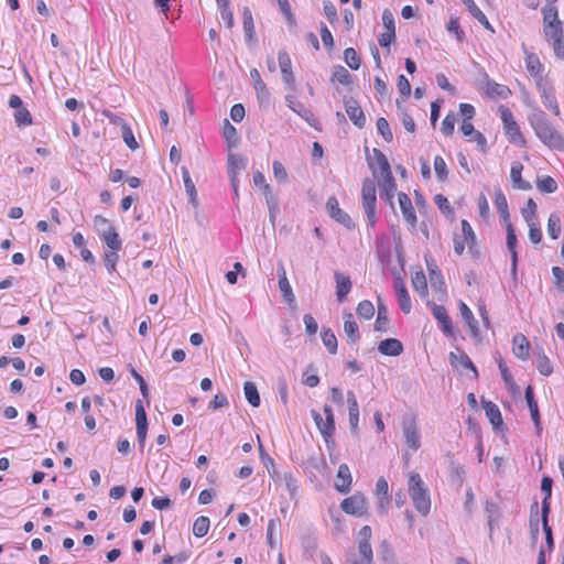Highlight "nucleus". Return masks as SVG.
<instances>
[{
  "mask_svg": "<svg viewBox=\"0 0 564 564\" xmlns=\"http://www.w3.org/2000/svg\"><path fill=\"white\" fill-rule=\"evenodd\" d=\"M542 14L544 37L552 46L555 57L564 61V23L558 19L557 9L544 6Z\"/></svg>",
  "mask_w": 564,
  "mask_h": 564,
  "instance_id": "nucleus-1",
  "label": "nucleus"
},
{
  "mask_svg": "<svg viewBox=\"0 0 564 564\" xmlns=\"http://www.w3.org/2000/svg\"><path fill=\"white\" fill-rule=\"evenodd\" d=\"M530 123L543 144L552 150L564 152V137L550 123L544 112L533 113L530 117Z\"/></svg>",
  "mask_w": 564,
  "mask_h": 564,
  "instance_id": "nucleus-2",
  "label": "nucleus"
},
{
  "mask_svg": "<svg viewBox=\"0 0 564 564\" xmlns=\"http://www.w3.org/2000/svg\"><path fill=\"white\" fill-rule=\"evenodd\" d=\"M408 491L414 508L422 516H427L431 510V498L427 486L420 474L411 473L408 480Z\"/></svg>",
  "mask_w": 564,
  "mask_h": 564,
  "instance_id": "nucleus-3",
  "label": "nucleus"
},
{
  "mask_svg": "<svg viewBox=\"0 0 564 564\" xmlns=\"http://www.w3.org/2000/svg\"><path fill=\"white\" fill-rule=\"evenodd\" d=\"M361 205L367 216V225L373 228L377 224V196L373 178H365L361 187Z\"/></svg>",
  "mask_w": 564,
  "mask_h": 564,
  "instance_id": "nucleus-4",
  "label": "nucleus"
},
{
  "mask_svg": "<svg viewBox=\"0 0 564 564\" xmlns=\"http://www.w3.org/2000/svg\"><path fill=\"white\" fill-rule=\"evenodd\" d=\"M323 412L325 414V420L316 410H312L311 415L318 431L321 432L324 441L326 442V444H329V441L332 440L335 432L334 413L332 408L327 404L324 405Z\"/></svg>",
  "mask_w": 564,
  "mask_h": 564,
  "instance_id": "nucleus-5",
  "label": "nucleus"
},
{
  "mask_svg": "<svg viewBox=\"0 0 564 564\" xmlns=\"http://www.w3.org/2000/svg\"><path fill=\"white\" fill-rule=\"evenodd\" d=\"M499 111L508 140L514 144H524V138L520 132L519 126L516 122L511 110L508 107L501 105L499 107Z\"/></svg>",
  "mask_w": 564,
  "mask_h": 564,
  "instance_id": "nucleus-6",
  "label": "nucleus"
},
{
  "mask_svg": "<svg viewBox=\"0 0 564 564\" xmlns=\"http://www.w3.org/2000/svg\"><path fill=\"white\" fill-rule=\"evenodd\" d=\"M402 433L406 446L416 452L421 447V433L414 415H408L402 421Z\"/></svg>",
  "mask_w": 564,
  "mask_h": 564,
  "instance_id": "nucleus-7",
  "label": "nucleus"
},
{
  "mask_svg": "<svg viewBox=\"0 0 564 564\" xmlns=\"http://www.w3.org/2000/svg\"><path fill=\"white\" fill-rule=\"evenodd\" d=\"M340 508L347 514L361 517L367 512V499L361 492H355L341 501Z\"/></svg>",
  "mask_w": 564,
  "mask_h": 564,
  "instance_id": "nucleus-8",
  "label": "nucleus"
},
{
  "mask_svg": "<svg viewBox=\"0 0 564 564\" xmlns=\"http://www.w3.org/2000/svg\"><path fill=\"white\" fill-rule=\"evenodd\" d=\"M522 48H523V53H524V62H525L527 70L534 78L535 84H538L539 82L541 83V82L546 80L543 77L544 66L541 63L539 56L535 53L528 51L525 45H522Z\"/></svg>",
  "mask_w": 564,
  "mask_h": 564,
  "instance_id": "nucleus-9",
  "label": "nucleus"
},
{
  "mask_svg": "<svg viewBox=\"0 0 564 564\" xmlns=\"http://www.w3.org/2000/svg\"><path fill=\"white\" fill-rule=\"evenodd\" d=\"M326 208L328 210L329 216L334 220H336L337 223H339L340 225H343L344 227H346L348 229L354 228L355 224H354L352 219L346 212L340 209L336 197L332 196L327 199Z\"/></svg>",
  "mask_w": 564,
  "mask_h": 564,
  "instance_id": "nucleus-10",
  "label": "nucleus"
},
{
  "mask_svg": "<svg viewBox=\"0 0 564 564\" xmlns=\"http://www.w3.org/2000/svg\"><path fill=\"white\" fill-rule=\"evenodd\" d=\"M538 91L540 93L543 105L551 109L555 116L560 115V107L557 105L556 98L554 96L553 87L547 83V80L539 82L535 84Z\"/></svg>",
  "mask_w": 564,
  "mask_h": 564,
  "instance_id": "nucleus-11",
  "label": "nucleus"
},
{
  "mask_svg": "<svg viewBox=\"0 0 564 564\" xmlns=\"http://www.w3.org/2000/svg\"><path fill=\"white\" fill-rule=\"evenodd\" d=\"M449 364L455 369H469L474 372L475 378L478 377V371L475 365L473 364L471 359L468 357L466 352H464L460 349H457L456 351H451L448 355Z\"/></svg>",
  "mask_w": 564,
  "mask_h": 564,
  "instance_id": "nucleus-12",
  "label": "nucleus"
},
{
  "mask_svg": "<svg viewBox=\"0 0 564 564\" xmlns=\"http://www.w3.org/2000/svg\"><path fill=\"white\" fill-rule=\"evenodd\" d=\"M345 109L349 119L356 127H358L359 129L365 127L366 116L357 100H355L354 98L345 99Z\"/></svg>",
  "mask_w": 564,
  "mask_h": 564,
  "instance_id": "nucleus-13",
  "label": "nucleus"
},
{
  "mask_svg": "<svg viewBox=\"0 0 564 564\" xmlns=\"http://www.w3.org/2000/svg\"><path fill=\"white\" fill-rule=\"evenodd\" d=\"M432 313L434 318L438 322L442 332L447 336H453L454 327L446 308L443 305L433 304Z\"/></svg>",
  "mask_w": 564,
  "mask_h": 564,
  "instance_id": "nucleus-14",
  "label": "nucleus"
},
{
  "mask_svg": "<svg viewBox=\"0 0 564 564\" xmlns=\"http://www.w3.org/2000/svg\"><path fill=\"white\" fill-rule=\"evenodd\" d=\"M351 473L347 464H341L338 467L334 487L340 494H348L351 487Z\"/></svg>",
  "mask_w": 564,
  "mask_h": 564,
  "instance_id": "nucleus-15",
  "label": "nucleus"
},
{
  "mask_svg": "<svg viewBox=\"0 0 564 564\" xmlns=\"http://www.w3.org/2000/svg\"><path fill=\"white\" fill-rule=\"evenodd\" d=\"M279 66L282 74L283 82L291 88L294 87V75L292 72V62L289 54L285 51L278 53Z\"/></svg>",
  "mask_w": 564,
  "mask_h": 564,
  "instance_id": "nucleus-16",
  "label": "nucleus"
},
{
  "mask_svg": "<svg viewBox=\"0 0 564 564\" xmlns=\"http://www.w3.org/2000/svg\"><path fill=\"white\" fill-rule=\"evenodd\" d=\"M482 408L485 410L486 416L490 421L492 429L495 431H501L503 429V421L501 416V412L497 404L491 401L482 400Z\"/></svg>",
  "mask_w": 564,
  "mask_h": 564,
  "instance_id": "nucleus-17",
  "label": "nucleus"
},
{
  "mask_svg": "<svg viewBox=\"0 0 564 564\" xmlns=\"http://www.w3.org/2000/svg\"><path fill=\"white\" fill-rule=\"evenodd\" d=\"M285 101L288 107L296 112L302 119H304L311 127H315L316 119L313 112L306 108L301 101L296 100L292 96H286Z\"/></svg>",
  "mask_w": 564,
  "mask_h": 564,
  "instance_id": "nucleus-18",
  "label": "nucleus"
},
{
  "mask_svg": "<svg viewBox=\"0 0 564 564\" xmlns=\"http://www.w3.org/2000/svg\"><path fill=\"white\" fill-rule=\"evenodd\" d=\"M398 200L404 220L412 227H415L417 219L411 198L405 193L401 192L398 194Z\"/></svg>",
  "mask_w": 564,
  "mask_h": 564,
  "instance_id": "nucleus-19",
  "label": "nucleus"
},
{
  "mask_svg": "<svg viewBox=\"0 0 564 564\" xmlns=\"http://www.w3.org/2000/svg\"><path fill=\"white\" fill-rule=\"evenodd\" d=\"M347 404L350 431L352 434H357L359 423V405L355 393L350 390L347 392Z\"/></svg>",
  "mask_w": 564,
  "mask_h": 564,
  "instance_id": "nucleus-20",
  "label": "nucleus"
},
{
  "mask_svg": "<svg viewBox=\"0 0 564 564\" xmlns=\"http://www.w3.org/2000/svg\"><path fill=\"white\" fill-rule=\"evenodd\" d=\"M394 289L397 292L398 304L400 306V310L404 314H409L412 310L411 299H410L409 292L405 288V284L401 278H398L394 281Z\"/></svg>",
  "mask_w": 564,
  "mask_h": 564,
  "instance_id": "nucleus-21",
  "label": "nucleus"
},
{
  "mask_svg": "<svg viewBox=\"0 0 564 564\" xmlns=\"http://www.w3.org/2000/svg\"><path fill=\"white\" fill-rule=\"evenodd\" d=\"M378 350L381 355L397 357L403 352V345L397 338H387L380 341Z\"/></svg>",
  "mask_w": 564,
  "mask_h": 564,
  "instance_id": "nucleus-22",
  "label": "nucleus"
},
{
  "mask_svg": "<svg viewBox=\"0 0 564 564\" xmlns=\"http://www.w3.org/2000/svg\"><path fill=\"white\" fill-rule=\"evenodd\" d=\"M344 333L351 344H356L360 339L359 327L349 312L344 313Z\"/></svg>",
  "mask_w": 564,
  "mask_h": 564,
  "instance_id": "nucleus-23",
  "label": "nucleus"
},
{
  "mask_svg": "<svg viewBox=\"0 0 564 564\" xmlns=\"http://www.w3.org/2000/svg\"><path fill=\"white\" fill-rule=\"evenodd\" d=\"M523 171V165L519 161H513L511 164L510 170V177L511 182L514 188L522 189V191H529L532 188L531 184L527 181H524L521 176V173Z\"/></svg>",
  "mask_w": 564,
  "mask_h": 564,
  "instance_id": "nucleus-24",
  "label": "nucleus"
},
{
  "mask_svg": "<svg viewBox=\"0 0 564 564\" xmlns=\"http://www.w3.org/2000/svg\"><path fill=\"white\" fill-rule=\"evenodd\" d=\"M335 282H336V296L338 302H343L347 294L351 290V281L348 275H345L338 271L334 273Z\"/></svg>",
  "mask_w": 564,
  "mask_h": 564,
  "instance_id": "nucleus-25",
  "label": "nucleus"
},
{
  "mask_svg": "<svg viewBox=\"0 0 564 564\" xmlns=\"http://www.w3.org/2000/svg\"><path fill=\"white\" fill-rule=\"evenodd\" d=\"M512 344L514 356L521 360H527L530 350V343L527 337L523 334L518 333L513 336Z\"/></svg>",
  "mask_w": 564,
  "mask_h": 564,
  "instance_id": "nucleus-26",
  "label": "nucleus"
},
{
  "mask_svg": "<svg viewBox=\"0 0 564 564\" xmlns=\"http://www.w3.org/2000/svg\"><path fill=\"white\" fill-rule=\"evenodd\" d=\"M250 78L253 82V88L257 93V97L261 102H268L270 98V93L264 84V82L261 79L260 73L257 68H252L250 70Z\"/></svg>",
  "mask_w": 564,
  "mask_h": 564,
  "instance_id": "nucleus-27",
  "label": "nucleus"
},
{
  "mask_svg": "<svg viewBox=\"0 0 564 564\" xmlns=\"http://www.w3.org/2000/svg\"><path fill=\"white\" fill-rule=\"evenodd\" d=\"M524 397H525V401L528 403V406H529V410H530V413H531V417L534 422V425L536 427V432L540 433L541 432V422H540V412H539V408H538V403L534 399V393H533V389L531 386H528L525 388V391H524Z\"/></svg>",
  "mask_w": 564,
  "mask_h": 564,
  "instance_id": "nucleus-28",
  "label": "nucleus"
},
{
  "mask_svg": "<svg viewBox=\"0 0 564 564\" xmlns=\"http://www.w3.org/2000/svg\"><path fill=\"white\" fill-rule=\"evenodd\" d=\"M459 311L463 319L465 321L470 330V335L474 338H479L478 321L474 317V314L470 311V308L464 302L460 301Z\"/></svg>",
  "mask_w": 564,
  "mask_h": 564,
  "instance_id": "nucleus-29",
  "label": "nucleus"
},
{
  "mask_svg": "<svg viewBox=\"0 0 564 564\" xmlns=\"http://www.w3.org/2000/svg\"><path fill=\"white\" fill-rule=\"evenodd\" d=\"M278 276H279V289L282 293L284 301L288 302L289 304L293 303L295 301V296L293 294L291 284L286 278L285 269L282 264L278 271Z\"/></svg>",
  "mask_w": 564,
  "mask_h": 564,
  "instance_id": "nucleus-30",
  "label": "nucleus"
},
{
  "mask_svg": "<svg viewBox=\"0 0 564 564\" xmlns=\"http://www.w3.org/2000/svg\"><path fill=\"white\" fill-rule=\"evenodd\" d=\"M381 197L392 205V199L397 191V183L392 174L381 177L380 182Z\"/></svg>",
  "mask_w": 564,
  "mask_h": 564,
  "instance_id": "nucleus-31",
  "label": "nucleus"
},
{
  "mask_svg": "<svg viewBox=\"0 0 564 564\" xmlns=\"http://www.w3.org/2000/svg\"><path fill=\"white\" fill-rule=\"evenodd\" d=\"M469 13L488 31L495 32L485 13L476 6L474 0H462Z\"/></svg>",
  "mask_w": 564,
  "mask_h": 564,
  "instance_id": "nucleus-32",
  "label": "nucleus"
},
{
  "mask_svg": "<svg viewBox=\"0 0 564 564\" xmlns=\"http://www.w3.org/2000/svg\"><path fill=\"white\" fill-rule=\"evenodd\" d=\"M552 485L553 480L549 476H544L541 480V490L544 494V498L542 500L541 514L544 517H549L550 513V499L552 496Z\"/></svg>",
  "mask_w": 564,
  "mask_h": 564,
  "instance_id": "nucleus-33",
  "label": "nucleus"
},
{
  "mask_svg": "<svg viewBox=\"0 0 564 564\" xmlns=\"http://www.w3.org/2000/svg\"><path fill=\"white\" fill-rule=\"evenodd\" d=\"M486 90L488 96L492 98L507 99L511 96V90L508 86L498 84L494 80H488L486 84Z\"/></svg>",
  "mask_w": 564,
  "mask_h": 564,
  "instance_id": "nucleus-34",
  "label": "nucleus"
},
{
  "mask_svg": "<svg viewBox=\"0 0 564 564\" xmlns=\"http://www.w3.org/2000/svg\"><path fill=\"white\" fill-rule=\"evenodd\" d=\"M181 171H182V177H183V182H184V186H185V192L188 196V202L194 207H196L198 202H197V192H196L195 184L192 181L189 172L186 166H182Z\"/></svg>",
  "mask_w": 564,
  "mask_h": 564,
  "instance_id": "nucleus-35",
  "label": "nucleus"
},
{
  "mask_svg": "<svg viewBox=\"0 0 564 564\" xmlns=\"http://www.w3.org/2000/svg\"><path fill=\"white\" fill-rule=\"evenodd\" d=\"M102 240L112 251H119L121 249V239L112 226H108L107 229L102 230Z\"/></svg>",
  "mask_w": 564,
  "mask_h": 564,
  "instance_id": "nucleus-36",
  "label": "nucleus"
},
{
  "mask_svg": "<svg viewBox=\"0 0 564 564\" xmlns=\"http://www.w3.org/2000/svg\"><path fill=\"white\" fill-rule=\"evenodd\" d=\"M242 18H243L242 24H243L246 41L248 43H252L256 41V33H254V24H253L252 13L248 7L243 8Z\"/></svg>",
  "mask_w": 564,
  "mask_h": 564,
  "instance_id": "nucleus-37",
  "label": "nucleus"
},
{
  "mask_svg": "<svg viewBox=\"0 0 564 564\" xmlns=\"http://www.w3.org/2000/svg\"><path fill=\"white\" fill-rule=\"evenodd\" d=\"M389 325L388 308L384 303L378 297V312L375 323V330L387 332Z\"/></svg>",
  "mask_w": 564,
  "mask_h": 564,
  "instance_id": "nucleus-38",
  "label": "nucleus"
},
{
  "mask_svg": "<svg viewBox=\"0 0 564 564\" xmlns=\"http://www.w3.org/2000/svg\"><path fill=\"white\" fill-rule=\"evenodd\" d=\"M378 554L384 564H398L395 553L388 541L383 540L380 543Z\"/></svg>",
  "mask_w": 564,
  "mask_h": 564,
  "instance_id": "nucleus-39",
  "label": "nucleus"
},
{
  "mask_svg": "<svg viewBox=\"0 0 564 564\" xmlns=\"http://www.w3.org/2000/svg\"><path fill=\"white\" fill-rule=\"evenodd\" d=\"M372 159L379 167L381 177L392 174L390 163L382 151L378 149L372 150Z\"/></svg>",
  "mask_w": 564,
  "mask_h": 564,
  "instance_id": "nucleus-40",
  "label": "nucleus"
},
{
  "mask_svg": "<svg viewBox=\"0 0 564 564\" xmlns=\"http://www.w3.org/2000/svg\"><path fill=\"white\" fill-rule=\"evenodd\" d=\"M495 205H496V208L499 213L501 220L503 223H510L507 198L501 191H498L496 193Z\"/></svg>",
  "mask_w": 564,
  "mask_h": 564,
  "instance_id": "nucleus-41",
  "label": "nucleus"
},
{
  "mask_svg": "<svg viewBox=\"0 0 564 564\" xmlns=\"http://www.w3.org/2000/svg\"><path fill=\"white\" fill-rule=\"evenodd\" d=\"M245 397L247 401L253 406L258 408L260 405V394L258 392L257 386L251 382L247 381L243 386Z\"/></svg>",
  "mask_w": 564,
  "mask_h": 564,
  "instance_id": "nucleus-42",
  "label": "nucleus"
},
{
  "mask_svg": "<svg viewBox=\"0 0 564 564\" xmlns=\"http://www.w3.org/2000/svg\"><path fill=\"white\" fill-rule=\"evenodd\" d=\"M321 337H322L323 344L325 345V347L327 348L329 354H333V355L336 354L338 343H337V338H336L334 332L329 328L323 329Z\"/></svg>",
  "mask_w": 564,
  "mask_h": 564,
  "instance_id": "nucleus-43",
  "label": "nucleus"
},
{
  "mask_svg": "<svg viewBox=\"0 0 564 564\" xmlns=\"http://www.w3.org/2000/svg\"><path fill=\"white\" fill-rule=\"evenodd\" d=\"M332 80L338 82L341 85L348 86L352 83L350 73L341 65L334 67Z\"/></svg>",
  "mask_w": 564,
  "mask_h": 564,
  "instance_id": "nucleus-44",
  "label": "nucleus"
},
{
  "mask_svg": "<svg viewBox=\"0 0 564 564\" xmlns=\"http://www.w3.org/2000/svg\"><path fill=\"white\" fill-rule=\"evenodd\" d=\"M210 521L207 517L200 516L198 517L193 524V534L196 538H203L207 534L209 530Z\"/></svg>",
  "mask_w": 564,
  "mask_h": 564,
  "instance_id": "nucleus-45",
  "label": "nucleus"
},
{
  "mask_svg": "<svg viewBox=\"0 0 564 564\" xmlns=\"http://www.w3.org/2000/svg\"><path fill=\"white\" fill-rule=\"evenodd\" d=\"M344 61L352 70L359 69L361 65V59L352 47H348L344 51Z\"/></svg>",
  "mask_w": 564,
  "mask_h": 564,
  "instance_id": "nucleus-46",
  "label": "nucleus"
},
{
  "mask_svg": "<svg viewBox=\"0 0 564 564\" xmlns=\"http://www.w3.org/2000/svg\"><path fill=\"white\" fill-rule=\"evenodd\" d=\"M217 3L220 10L221 20L225 22L228 29H231L234 26V14L229 8V0L220 1Z\"/></svg>",
  "mask_w": 564,
  "mask_h": 564,
  "instance_id": "nucleus-47",
  "label": "nucleus"
},
{
  "mask_svg": "<svg viewBox=\"0 0 564 564\" xmlns=\"http://www.w3.org/2000/svg\"><path fill=\"white\" fill-rule=\"evenodd\" d=\"M412 286L421 295L427 294V282L422 271H419L412 275Z\"/></svg>",
  "mask_w": 564,
  "mask_h": 564,
  "instance_id": "nucleus-48",
  "label": "nucleus"
},
{
  "mask_svg": "<svg viewBox=\"0 0 564 564\" xmlns=\"http://www.w3.org/2000/svg\"><path fill=\"white\" fill-rule=\"evenodd\" d=\"M547 234L552 239H557L561 234V219L556 214H551L547 219Z\"/></svg>",
  "mask_w": 564,
  "mask_h": 564,
  "instance_id": "nucleus-49",
  "label": "nucleus"
},
{
  "mask_svg": "<svg viewBox=\"0 0 564 564\" xmlns=\"http://www.w3.org/2000/svg\"><path fill=\"white\" fill-rule=\"evenodd\" d=\"M536 187L542 193H554L557 189L555 180L551 176H544L536 182Z\"/></svg>",
  "mask_w": 564,
  "mask_h": 564,
  "instance_id": "nucleus-50",
  "label": "nucleus"
},
{
  "mask_svg": "<svg viewBox=\"0 0 564 564\" xmlns=\"http://www.w3.org/2000/svg\"><path fill=\"white\" fill-rule=\"evenodd\" d=\"M121 134L124 143L129 149L137 150L139 144L133 135V132L127 122H122Z\"/></svg>",
  "mask_w": 564,
  "mask_h": 564,
  "instance_id": "nucleus-51",
  "label": "nucleus"
},
{
  "mask_svg": "<svg viewBox=\"0 0 564 564\" xmlns=\"http://www.w3.org/2000/svg\"><path fill=\"white\" fill-rule=\"evenodd\" d=\"M14 120L18 127H26L32 124V116L25 107L14 111Z\"/></svg>",
  "mask_w": 564,
  "mask_h": 564,
  "instance_id": "nucleus-52",
  "label": "nucleus"
},
{
  "mask_svg": "<svg viewBox=\"0 0 564 564\" xmlns=\"http://www.w3.org/2000/svg\"><path fill=\"white\" fill-rule=\"evenodd\" d=\"M434 171L440 182H444L448 176L447 165L444 159L440 155L434 158Z\"/></svg>",
  "mask_w": 564,
  "mask_h": 564,
  "instance_id": "nucleus-53",
  "label": "nucleus"
},
{
  "mask_svg": "<svg viewBox=\"0 0 564 564\" xmlns=\"http://www.w3.org/2000/svg\"><path fill=\"white\" fill-rule=\"evenodd\" d=\"M397 107H398V110H399V116H400V119H401V122L404 127V129L408 131V132H414L415 131V122L413 120V118L405 111L401 108V102L400 100H397Z\"/></svg>",
  "mask_w": 564,
  "mask_h": 564,
  "instance_id": "nucleus-54",
  "label": "nucleus"
},
{
  "mask_svg": "<svg viewBox=\"0 0 564 564\" xmlns=\"http://www.w3.org/2000/svg\"><path fill=\"white\" fill-rule=\"evenodd\" d=\"M358 551L360 556L362 557L365 564H372L373 553L370 542L359 541L358 542Z\"/></svg>",
  "mask_w": 564,
  "mask_h": 564,
  "instance_id": "nucleus-55",
  "label": "nucleus"
},
{
  "mask_svg": "<svg viewBox=\"0 0 564 564\" xmlns=\"http://www.w3.org/2000/svg\"><path fill=\"white\" fill-rule=\"evenodd\" d=\"M377 130L387 142L392 141L393 134L386 118L380 117L377 120Z\"/></svg>",
  "mask_w": 564,
  "mask_h": 564,
  "instance_id": "nucleus-56",
  "label": "nucleus"
},
{
  "mask_svg": "<svg viewBox=\"0 0 564 564\" xmlns=\"http://www.w3.org/2000/svg\"><path fill=\"white\" fill-rule=\"evenodd\" d=\"M357 314L365 319H370L375 314L373 304L367 300L361 301L357 306Z\"/></svg>",
  "mask_w": 564,
  "mask_h": 564,
  "instance_id": "nucleus-57",
  "label": "nucleus"
},
{
  "mask_svg": "<svg viewBox=\"0 0 564 564\" xmlns=\"http://www.w3.org/2000/svg\"><path fill=\"white\" fill-rule=\"evenodd\" d=\"M536 368L543 376H550L553 372V367L550 359L544 355H540L536 359Z\"/></svg>",
  "mask_w": 564,
  "mask_h": 564,
  "instance_id": "nucleus-58",
  "label": "nucleus"
},
{
  "mask_svg": "<svg viewBox=\"0 0 564 564\" xmlns=\"http://www.w3.org/2000/svg\"><path fill=\"white\" fill-rule=\"evenodd\" d=\"M462 232H463L462 238L465 239L466 243L469 247H473L474 243L476 242V235H475L470 224L465 219L462 220Z\"/></svg>",
  "mask_w": 564,
  "mask_h": 564,
  "instance_id": "nucleus-59",
  "label": "nucleus"
},
{
  "mask_svg": "<svg viewBox=\"0 0 564 564\" xmlns=\"http://www.w3.org/2000/svg\"><path fill=\"white\" fill-rule=\"evenodd\" d=\"M223 135L229 143H236L238 141L237 130L228 119L224 121Z\"/></svg>",
  "mask_w": 564,
  "mask_h": 564,
  "instance_id": "nucleus-60",
  "label": "nucleus"
},
{
  "mask_svg": "<svg viewBox=\"0 0 564 564\" xmlns=\"http://www.w3.org/2000/svg\"><path fill=\"white\" fill-rule=\"evenodd\" d=\"M455 122H456L455 115L453 112L447 113L446 117L444 118L443 122H442L441 131L445 135L453 134L454 128H455Z\"/></svg>",
  "mask_w": 564,
  "mask_h": 564,
  "instance_id": "nucleus-61",
  "label": "nucleus"
},
{
  "mask_svg": "<svg viewBox=\"0 0 564 564\" xmlns=\"http://www.w3.org/2000/svg\"><path fill=\"white\" fill-rule=\"evenodd\" d=\"M273 175L274 178L279 183H284L288 178V172L284 167V165L280 161H274L272 164Z\"/></svg>",
  "mask_w": 564,
  "mask_h": 564,
  "instance_id": "nucleus-62",
  "label": "nucleus"
},
{
  "mask_svg": "<svg viewBox=\"0 0 564 564\" xmlns=\"http://www.w3.org/2000/svg\"><path fill=\"white\" fill-rule=\"evenodd\" d=\"M446 30L449 32V33H454L457 41L462 42L463 39H464V32L463 30L460 29L459 26V22H458V19L456 18H452L447 25H446Z\"/></svg>",
  "mask_w": 564,
  "mask_h": 564,
  "instance_id": "nucleus-63",
  "label": "nucleus"
},
{
  "mask_svg": "<svg viewBox=\"0 0 564 564\" xmlns=\"http://www.w3.org/2000/svg\"><path fill=\"white\" fill-rule=\"evenodd\" d=\"M119 260L118 251H109L105 253L104 261L108 272H112L116 269V264Z\"/></svg>",
  "mask_w": 564,
  "mask_h": 564,
  "instance_id": "nucleus-64",
  "label": "nucleus"
}]
</instances>
